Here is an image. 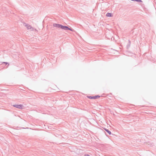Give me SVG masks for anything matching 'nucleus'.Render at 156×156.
<instances>
[{"instance_id": "obj_8", "label": "nucleus", "mask_w": 156, "mask_h": 156, "mask_svg": "<svg viewBox=\"0 0 156 156\" xmlns=\"http://www.w3.org/2000/svg\"><path fill=\"white\" fill-rule=\"evenodd\" d=\"M4 63H5L6 65H7V64H8V65H9V64L7 62H4Z\"/></svg>"}, {"instance_id": "obj_5", "label": "nucleus", "mask_w": 156, "mask_h": 156, "mask_svg": "<svg viewBox=\"0 0 156 156\" xmlns=\"http://www.w3.org/2000/svg\"><path fill=\"white\" fill-rule=\"evenodd\" d=\"M106 16L107 17H111L112 16V13L108 12L106 14Z\"/></svg>"}, {"instance_id": "obj_4", "label": "nucleus", "mask_w": 156, "mask_h": 156, "mask_svg": "<svg viewBox=\"0 0 156 156\" xmlns=\"http://www.w3.org/2000/svg\"><path fill=\"white\" fill-rule=\"evenodd\" d=\"M104 129L109 135H111V134H112L111 132L108 129H107L106 128H104Z\"/></svg>"}, {"instance_id": "obj_1", "label": "nucleus", "mask_w": 156, "mask_h": 156, "mask_svg": "<svg viewBox=\"0 0 156 156\" xmlns=\"http://www.w3.org/2000/svg\"><path fill=\"white\" fill-rule=\"evenodd\" d=\"M53 26L54 27L61 29L62 30H70L73 32L74 31V30L73 29L69 28L67 26H63L60 24L54 23L53 24Z\"/></svg>"}, {"instance_id": "obj_3", "label": "nucleus", "mask_w": 156, "mask_h": 156, "mask_svg": "<svg viewBox=\"0 0 156 156\" xmlns=\"http://www.w3.org/2000/svg\"><path fill=\"white\" fill-rule=\"evenodd\" d=\"M13 106L15 107L20 108V109H22L23 108V105H14Z\"/></svg>"}, {"instance_id": "obj_9", "label": "nucleus", "mask_w": 156, "mask_h": 156, "mask_svg": "<svg viewBox=\"0 0 156 156\" xmlns=\"http://www.w3.org/2000/svg\"><path fill=\"white\" fill-rule=\"evenodd\" d=\"M85 156H90L87 154H85Z\"/></svg>"}, {"instance_id": "obj_2", "label": "nucleus", "mask_w": 156, "mask_h": 156, "mask_svg": "<svg viewBox=\"0 0 156 156\" xmlns=\"http://www.w3.org/2000/svg\"><path fill=\"white\" fill-rule=\"evenodd\" d=\"M100 97V96L99 95H95V96H88L87 97L89 99H96Z\"/></svg>"}, {"instance_id": "obj_10", "label": "nucleus", "mask_w": 156, "mask_h": 156, "mask_svg": "<svg viewBox=\"0 0 156 156\" xmlns=\"http://www.w3.org/2000/svg\"><path fill=\"white\" fill-rule=\"evenodd\" d=\"M153 146V145L152 144L151 145V146Z\"/></svg>"}, {"instance_id": "obj_7", "label": "nucleus", "mask_w": 156, "mask_h": 156, "mask_svg": "<svg viewBox=\"0 0 156 156\" xmlns=\"http://www.w3.org/2000/svg\"><path fill=\"white\" fill-rule=\"evenodd\" d=\"M130 41H129V43L127 44V48H128L130 47Z\"/></svg>"}, {"instance_id": "obj_6", "label": "nucleus", "mask_w": 156, "mask_h": 156, "mask_svg": "<svg viewBox=\"0 0 156 156\" xmlns=\"http://www.w3.org/2000/svg\"><path fill=\"white\" fill-rule=\"evenodd\" d=\"M26 26L27 28V29H31V28H32L33 29V28L30 25H28V24H27L26 25Z\"/></svg>"}]
</instances>
